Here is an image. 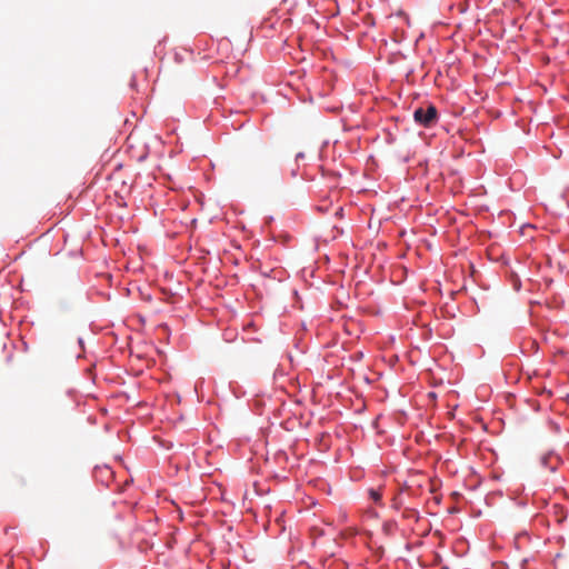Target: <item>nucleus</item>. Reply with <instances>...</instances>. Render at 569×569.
I'll return each instance as SVG.
<instances>
[{
	"label": "nucleus",
	"instance_id": "f257e3e1",
	"mask_svg": "<svg viewBox=\"0 0 569 569\" xmlns=\"http://www.w3.org/2000/svg\"><path fill=\"white\" fill-rule=\"evenodd\" d=\"M413 119L423 127H430L437 120V109L432 104H429L426 109L418 108L413 112Z\"/></svg>",
	"mask_w": 569,
	"mask_h": 569
},
{
	"label": "nucleus",
	"instance_id": "f03ea898",
	"mask_svg": "<svg viewBox=\"0 0 569 569\" xmlns=\"http://www.w3.org/2000/svg\"><path fill=\"white\" fill-rule=\"evenodd\" d=\"M369 496L370 498L375 501V502H380L381 500V493L380 491L376 490V489H370L369 490Z\"/></svg>",
	"mask_w": 569,
	"mask_h": 569
}]
</instances>
